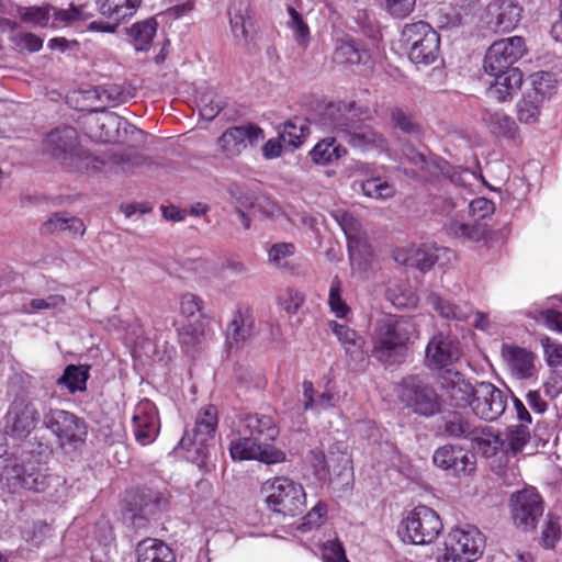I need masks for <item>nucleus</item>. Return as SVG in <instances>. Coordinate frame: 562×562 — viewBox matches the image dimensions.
I'll return each mask as SVG.
<instances>
[{"mask_svg":"<svg viewBox=\"0 0 562 562\" xmlns=\"http://www.w3.org/2000/svg\"><path fill=\"white\" fill-rule=\"evenodd\" d=\"M502 356L517 379H529L536 372V355L518 346L503 345Z\"/></svg>","mask_w":562,"mask_h":562,"instance_id":"nucleus-28","label":"nucleus"},{"mask_svg":"<svg viewBox=\"0 0 562 562\" xmlns=\"http://www.w3.org/2000/svg\"><path fill=\"white\" fill-rule=\"evenodd\" d=\"M454 257L456 254L450 248L439 247L436 244H424L420 247L412 246L397 250L394 259L400 265L427 271L435 265L449 263Z\"/></svg>","mask_w":562,"mask_h":562,"instance_id":"nucleus-15","label":"nucleus"},{"mask_svg":"<svg viewBox=\"0 0 562 562\" xmlns=\"http://www.w3.org/2000/svg\"><path fill=\"white\" fill-rule=\"evenodd\" d=\"M132 424L135 440L139 445L147 446L154 442L160 429L158 411L155 404L149 400L140 401L135 407Z\"/></svg>","mask_w":562,"mask_h":562,"instance_id":"nucleus-23","label":"nucleus"},{"mask_svg":"<svg viewBox=\"0 0 562 562\" xmlns=\"http://www.w3.org/2000/svg\"><path fill=\"white\" fill-rule=\"evenodd\" d=\"M527 52L521 36H512L494 42L487 49L483 69L485 74H499L503 70L518 69L513 65Z\"/></svg>","mask_w":562,"mask_h":562,"instance_id":"nucleus-13","label":"nucleus"},{"mask_svg":"<svg viewBox=\"0 0 562 562\" xmlns=\"http://www.w3.org/2000/svg\"><path fill=\"white\" fill-rule=\"evenodd\" d=\"M439 384L452 406L459 408L472 406L477 384L473 385L461 372L443 370L439 376Z\"/></svg>","mask_w":562,"mask_h":562,"instance_id":"nucleus-19","label":"nucleus"},{"mask_svg":"<svg viewBox=\"0 0 562 562\" xmlns=\"http://www.w3.org/2000/svg\"><path fill=\"white\" fill-rule=\"evenodd\" d=\"M461 357L460 342L457 338L439 333L426 347V364L430 369H445Z\"/></svg>","mask_w":562,"mask_h":562,"instance_id":"nucleus-22","label":"nucleus"},{"mask_svg":"<svg viewBox=\"0 0 562 562\" xmlns=\"http://www.w3.org/2000/svg\"><path fill=\"white\" fill-rule=\"evenodd\" d=\"M485 548V538L474 526L453 528L445 539L437 562H475Z\"/></svg>","mask_w":562,"mask_h":562,"instance_id":"nucleus-6","label":"nucleus"},{"mask_svg":"<svg viewBox=\"0 0 562 562\" xmlns=\"http://www.w3.org/2000/svg\"><path fill=\"white\" fill-rule=\"evenodd\" d=\"M89 378L88 366L69 364L65 368L64 373L56 380L57 385L65 386L70 394L82 392L87 389L86 383Z\"/></svg>","mask_w":562,"mask_h":562,"instance_id":"nucleus-44","label":"nucleus"},{"mask_svg":"<svg viewBox=\"0 0 562 562\" xmlns=\"http://www.w3.org/2000/svg\"><path fill=\"white\" fill-rule=\"evenodd\" d=\"M265 134L258 125L248 123L227 128L218 138L221 151L228 158L241 154L248 146L256 145L263 139Z\"/></svg>","mask_w":562,"mask_h":562,"instance_id":"nucleus-18","label":"nucleus"},{"mask_svg":"<svg viewBox=\"0 0 562 562\" xmlns=\"http://www.w3.org/2000/svg\"><path fill=\"white\" fill-rule=\"evenodd\" d=\"M136 552L137 562H176L171 548L158 539H144L137 544Z\"/></svg>","mask_w":562,"mask_h":562,"instance_id":"nucleus-33","label":"nucleus"},{"mask_svg":"<svg viewBox=\"0 0 562 562\" xmlns=\"http://www.w3.org/2000/svg\"><path fill=\"white\" fill-rule=\"evenodd\" d=\"M42 232L44 234L69 232L74 235H83L86 226L83 222L76 216H71L66 212H56L43 223Z\"/></svg>","mask_w":562,"mask_h":562,"instance_id":"nucleus-38","label":"nucleus"},{"mask_svg":"<svg viewBox=\"0 0 562 562\" xmlns=\"http://www.w3.org/2000/svg\"><path fill=\"white\" fill-rule=\"evenodd\" d=\"M229 453L233 460H257L266 464L281 463L285 460L282 450L248 434H240L239 438L231 442Z\"/></svg>","mask_w":562,"mask_h":562,"instance_id":"nucleus-16","label":"nucleus"},{"mask_svg":"<svg viewBox=\"0 0 562 562\" xmlns=\"http://www.w3.org/2000/svg\"><path fill=\"white\" fill-rule=\"evenodd\" d=\"M389 117L392 130L398 132L405 138L415 140L423 138L424 128L408 109L392 106L389 109Z\"/></svg>","mask_w":562,"mask_h":562,"instance_id":"nucleus-30","label":"nucleus"},{"mask_svg":"<svg viewBox=\"0 0 562 562\" xmlns=\"http://www.w3.org/2000/svg\"><path fill=\"white\" fill-rule=\"evenodd\" d=\"M217 422V408L214 405L201 408L193 427L186 429L175 450H184L187 460L207 471Z\"/></svg>","mask_w":562,"mask_h":562,"instance_id":"nucleus-3","label":"nucleus"},{"mask_svg":"<svg viewBox=\"0 0 562 562\" xmlns=\"http://www.w3.org/2000/svg\"><path fill=\"white\" fill-rule=\"evenodd\" d=\"M328 461L330 476L341 477L348 483V479L351 476L350 456L339 445H335L328 453Z\"/></svg>","mask_w":562,"mask_h":562,"instance_id":"nucleus-48","label":"nucleus"},{"mask_svg":"<svg viewBox=\"0 0 562 562\" xmlns=\"http://www.w3.org/2000/svg\"><path fill=\"white\" fill-rule=\"evenodd\" d=\"M402 40L414 64L430 65L438 58L440 36L427 22L406 24L402 31Z\"/></svg>","mask_w":562,"mask_h":562,"instance_id":"nucleus-7","label":"nucleus"},{"mask_svg":"<svg viewBox=\"0 0 562 562\" xmlns=\"http://www.w3.org/2000/svg\"><path fill=\"white\" fill-rule=\"evenodd\" d=\"M346 154V148L338 144L334 137L319 140L310 151L312 161L323 166L338 160Z\"/></svg>","mask_w":562,"mask_h":562,"instance_id":"nucleus-43","label":"nucleus"},{"mask_svg":"<svg viewBox=\"0 0 562 562\" xmlns=\"http://www.w3.org/2000/svg\"><path fill=\"white\" fill-rule=\"evenodd\" d=\"M449 234L470 241H480L487 235V224L475 220L474 223L451 221L448 224Z\"/></svg>","mask_w":562,"mask_h":562,"instance_id":"nucleus-46","label":"nucleus"},{"mask_svg":"<svg viewBox=\"0 0 562 562\" xmlns=\"http://www.w3.org/2000/svg\"><path fill=\"white\" fill-rule=\"evenodd\" d=\"M530 88L526 90V94H530L533 99L544 102L555 91L558 80L555 75L550 71H537L529 76Z\"/></svg>","mask_w":562,"mask_h":562,"instance_id":"nucleus-42","label":"nucleus"},{"mask_svg":"<svg viewBox=\"0 0 562 562\" xmlns=\"http://www.w3.org/2000/svg\"><path fill=\"white\" fill-rule=\"evenodd\" d=\"M487 94L499 102L512 100L514 94L522 85V72L520 69L503 70L499 74H485Z\"/></svg>","mask_w":562,"mask_h":562,"instance_id":"nucleus-26","label":"nucleus"},{"mask_svg":"<svg viewBox=\"0 0 562 562\" xmlns=\"http://www.w3.org/2000/svg\"><path fill=\"white\" fill-rule=\"evenodd\" d=\"M310 120L294 117L279 126V138L293 149L300 147L310 133Z\"/></svg>","mask_w":562,"mask_h":562,"instance_id":"nucleus-40","label":"nucleus"},{"mask_svg":"<svg viewBox=\"0 0 562 562\" xmlns=\"http://www.w3.org/2000/svg\"><path fill=\"white\" fill-rule=\"evenodd\" d=\"M333 59L339 65L366 64L370 59V53L355 40L346 38L337 42Z\"/></svg>","mask_w":562,"mask_h":562,"instance_id":"nucleus-34","label":"nucleus"},{"mask_svg":"<svg viewBox=\"0 0 562 562\" xmlns=\"http://www.w3.org/2000/svg\"><path fill=\"white\" fill-rule=\"evenodd\" d=\"M142 0H95L98 12L110 20V22H92L94 30L114 33L119 24L127 18L133 16L140 7Z\"/></svg>","mask_w":562,"mask_h":562,"instance_id":"nucleus-20","label":"nucleus"},{"mask_svg":"<svg viewBox=\"0 0 562 562\" xmlns=\"http://www.w3.org/2000/svg\"><path fill=\"white\" fill-rule=\"evenodd\" d=\"M397 393L400 401L418 415L430 417L441 409V400L436 390L418 375L404 378Z\"/></svg>","mask_w":562,"mask_h":562,"instance_id":"nucleus-8","label":"nucleus"},{"mask_svg":"<svg viewBox=\"0 0 562 562\" xmlns=\"http://www.w3.org/2000/svg\"><path fill=\"white\" fill-rule=\"evenodd\" d=\"M248 206L266 216H273L279 212L277 203L268 195L252 192Z\"/></svg>","mask_w":562,"mask_h":562,"instance_id":"nucleus-56","label":"nucleus"},{"mask_svg":"<svg viewBox=\"0 0 562 562\" xmlns=\"http://www.w3.org/2000/svg\"><path fill=\"white\" fill-rule=\"evenodd\" d=\"M561 528L558 517L549 514L541 535V541L546 548H553L560 539Z\"/></svg>","mask_w":562,"mask_h":562,"instance_id":"nucleus-58","label":"nucleus"},{"mask_svg":"<svg viewBox=\"0 0 562 562\" xmlns=\"http://www.w3.org/2000/svg\"><path fill=\"white\" fill-rule=\"evenodd\" d=\"M530 440V431L527 425L519 424L509 426L506 429L505 438H502L504 442L503 451L516 456L521 452L525 446Z\"/></svg>","mask_w":562,"mask_h":562,"instance_id":"nucleus-47","label":"nucleus"},{"mask_svg":"<svg viewBox=\"0 0 562 562\" xmlns=\"http://www.w3.org/2000/svg\"><path fill=\"white\" fill-rule=\"evenodd\" d=\"M477 426L459 412H449L442 419V429L451 438L470 440Z\"/></svg>","mask_w":562,"mask_h":562,"instance_id":"nucleus-39","label":"nucleus"},{"mask_svg":"<svg viewBox=\"0 0 562 562\" xmlns=\"http://www.w3.org/2000/svg\"><path fill=\"white\" fill-rule=\"evenodd\" d=\"M389 14L393 18L403 19L411 14L415 8L416 0H381Z\"/></svg>","mask_w":562,"mask_h":562,"instance_id":"nucleus-59","label":"nucleus"},{"mask_svg":"<svg viewBox=\"0 0 562 562\" xmlns=\"http://www.w3.org/2000/svg\"><path fill=\"white\" fill-rule=\"evenodd\" d=\"M254 330V319L249 312L238 310L233 314L226 330V342L229 348L238 347L245 342Z\"/></svg>","mask_w":562,"mask_h":562,"instance_id":"nucleus-32","label":"nucleus"},{"mask_svg":"<svg viewBox=\"0 0 562 562\" xmlns=\"http://www.w3.org/2000/svg\"><path fill=\"white\" fill-rule=\"evenodd\" d=\"M66 299L60 294H50L45 299H33L30 301L29 306L32 311L55 310L64 306Z\"/></svg>","mask_w":562,"mask_h":562,"instance_id":"nucleus-60","label":"nucleus"},{"mask_svg":"<svg viewBox=\"0 0 562 562\" xmlns=\"http://www.w3.org/2000/svg\"><path fill=\"white\" fill-rule=\"evenodd\" d=\"M427 303L432 307L434 311H436L442 318L446 319L465 322L473 313L470 305H457L451 301L443 299L436 292H431L427 296Z\"/></svg>","mask_w":562,"mask_h":562,"instance_id":"nucleus-36","label":"nucleus"},{"mask_svg":"<svg viewBox=\"0 0 562 562\" xmlns=\"http://www.w3.org/2000/svg\"><path fill=\"white\" fill-rule=\"evenodd\" d=\"M432 462L453 475H468L475 470L476 457L459 446L445 445L435 451Z\"/></svg>","mask_w":562,"mask_h":562,"instance_id":"nucleus-21","label":"nucleus"},{"mask_svg":"<svg viewBox=\"0 0 562 562\" xmlns=\"http://www.w3.org/2000/svg\"><path fill=\"white\" fill-rule=\"evenodd\" d=\"M226 102L212 93H207L200 99V115L206 120H214L218 113L225 108Z\"/></svg>","mask_w":562,"mask_h":562,"instance_id":"nucleus-54","label":"nucleus"},{"mask_svg":"<svg viewBox=\"0 0 562 562\" xmlns=\"http://www.w3.org/2000/svg\"><path fill=\"white\" fill-rule=\"evenodd\" d=\"M329 328L345 349L349 367L352 370L363 368L368 360V352L364 350L366 339L355 329L336 321L329 323Z\"/></svg>","mask_w":562,"mask_h":562,"instance_id":"nucleus-24","label":"nucleus"},{"mask_svg":"<svg viewBox=\"0 0 562 562\" xmlns=\"http://www.w3.org/2000/svg\"><path fill=\"white\" fill-rule=\"evenodd\" d=\"M417 337L415 323L406 317L385 315L374 324L371 355L385 366L404 360L406 345Z\"/></svg>","mask_w":562,"mask_h":562,"instance_id":"nucleus-1","label":"nucleus"},{"mask_svg":"<svg viewBox=\"0 0 562 562\" xmlns=\"http://www.w3.org/2000/svg\"><path fill=\"white\" fill-rule=\"evenodd\" d=\"M80 19V10L74 5L69 9H58L53 5L49 27H60L67 25L71 21Z\"/></svg>","mask_w":562,"mask_h":562,"instance_id":"nucleus-57","label":"nucleus"},{"mask_svg":"<svg viewBox=\"0 0 562 562\" xmlns=\"http://www.w3.org/2000/svg\"><path fill=\"white\" fill-rule=\"evenodd\" d=\"M323 560L325 562H349L342 544L336 541H329L324 546Z\"/></svg>","mask_w":562,"mask_h":562,"instance_id":"nucleus-64","label":"nucleus"},{"mask_svg":"<svg viewBox=\"0 0 562 562\" xmlns=\"http://www.w3.org/2000/svg\"><path fill=\"white\" fill-rule=\"evenodd\" d=\"M364 195L375 200H386L394 196L396 190L389 181L376 177L367 179L361 183Z\"/></svg>","mask_w":562,"mask_h":562,"instance_id":"nucleus-49","label":"nucleus"},{"mask_svg":"<svg viewBox=\"0 0 562 562\" xmlns=\"http://www.w3.org/2000/svg\"><path fill=\"white\" fill-rule=\"evenodd\" d=\"M308 462L319 481H330L328 454L326 456L322 450L313 449L308 453Z\"/></svg>","mask_w":562,"mask_h":562,"instance_id":"nucleus-55","label":"nucleus"},{"mask_svg":"<svg viewBox=\"0 0 562 562\" xmlns=\"http://www.w3.org/2000/svg\"><path fill=\"white\" fill-rule=\"evenodd\" d=\"M470 441L473 443V449L485 458L494 457L504 447L499 432L488 426L477 427Z\"/></svg>","mask_w":562,"mask_h":562,"instance_id":"nucleus-37","label":"nucleus"},{"mask_svg":"<svg viewBox=\"0 0 562 562\" xmlns=\"http://www.w3.org/2000/svg\"><path fill=\"white\" fill-rule=\"evenodd\" d=\"M290 20L288 26L293 32V37L297 45L305 48L310 43V27L303 20L302 15L292 7L288 8Z\"/></svg>","mask_w":562,"mask_h":562,"instance_id":"nucleus-52","label":"nucleus"},{"mask_svg":"<svg viewBox=\"0 0 562 562\" xmlns=\"http://www.w3.org/2000/svg\"><path fill=\"white\" fill-rule=\"evenodd\" d=\"M2 476L10 488H24L35 493H43L47 497H59L64 491L66 480L49 469L33 460L20 463L15 458L4 460Z\"/></svg>","mask_w":562,"mask_h":562,"instance_id":"nucleus-2","label":"nucleus"},{"mask_svg":"<svg viewBox=\"0 0 562 562\" xmlns=\"http://www.w3.org/2000/svg\"><path fill=\"white\" fill-rule=\"evenodd\" d=\"M53 5L20 7L18 9L21 21L35 26L48 27L52 18Z\"/></svg>","mask_w":562,"mask_h":562,"instance_id":"nucleus-50","label":"nucleus"},{"mask_svg":"<svg viewBox=\"0 0 562 562\" xmlns=\"http://www.w3.org/2000/svg\"><path fill=\"white\" fill-rule=\"evenodd\" d=\"M342 284L338 277H335L331 281L329 295H328V304L330 311L338 317L344 318L350 312V307L346 304V302L341 297Z\"/></svg>","mask_w":562,"mask_h":562,"instance_id":"nucleus-53","label":"nucleus"},{"mask_svg":"<svg viewBox=\"0 0 562 562\" xmlns=\"http://www.w3.org/2000/svg\"><path fill=\"white\" fill-rule=\"evenodd\" d=\"M508 394L491 382L477 383L476 395L471 409L482 420H497L506 411Z\"/></svg>","mask_w":562,"mask_h":562,"instance_id":"nucleus-17","label":"nucleus"},{"mask_svg":"<svg viewBox=\"0 0 562 562\" xmlns=\"http://www.w3.org/2000/svg\"><path fill=\"white\" fill-rule=\"evenodd\" d=\"M50 529L49 526L44 521H36L33 524L32 529L26 530L24 532V539L31 542L34 547H40L46 537L48 536Z\"/></svg>","mask_w":562,"mask_h":562,"instance_id":"nucleus-62","label":"nucleus"},{"mask_svg":"<svg viewBox=\"0 0 562 562\" xmlns=\"http://www.w3.org/2000/svg\"><path fill=\"white\" fill-rule=\"evenodd\" d=\"M125 502L124 520L137 529L145 527L146 522L167 505V501L159 493L150 490L130 492Z\"/></svg>","mask_w":562,"mask_h":562,"instance_id":"nucleus-14","label":"nucleus"},{"mask_svg":"<svg viewBox=\"0 0 562 562\" xmlns=\"http://www.w3.org/2000/svg\"><path fill=\"white\" fill-rule=\"evenodd\" d=\"M509 507L514 525L524 531L533 530L544 512L542 496L535 487L515 492Z\"/></svg>","mask_w":562,"mask_h":562,"instance_id":"nucleus-11","label":"nucleus"},{"mask_svg":"<svg viewBox=\"0 0 562 562\" xmlns=\"http://www.w3.org/2000/svg\"><path fill=\"white\" fill-rule=\"evenodd\" d=\"M362 117H353L348 131L344 136L346 140L356 148L366 149L370 146H382L385 142L382 134L375 132L372 127L360 124Z\"/></svg>","mask_w":562,"mask_h":562,"instance_id":"nucleus-31","label":"nucleus"},{"mask_svg":"<svg viewBox=\"0 0 562 562\" xmlns=\"http://www.w3.org/2000/svg\"><path fill=\"white\" fill-rule=\"evenodd\" d=\"M408 161L416 168L431 175L442 173L449 176L450 165L441 158H428L425 154L409 147L406 154Z\"/></svg>","mask_w":562,"mask_h":562,"instance_id":"nucleus-45","label":"nucleus"},{"mask_svg":"<svg viewBox=\"0 0 562 562\" xmlns=\"http://www.w3.org/2000/svg\"><path fill=\"white\" fill-rule=\"evenodd\" d=\"M542 104L543 102L524 93L517 103V120L522 124H535L539 119Z\"/></svg>","mask_w":562,"mask_h":562,"instance_id":"nucleus-51","label":"nucleus"},{"mask_svg":"<svg viewBox=\"0 0 562 562\" xmlns=\"http://www.w3.org/2000/svg\"><path fill=\"white\" fill-rule=\"evenodd\" d=\"M239 434H248L257 440L270 443L278 435V427L271 416L249 414L241 422Z\"/></svg>","mask_w":562,"mask_h":562,"instance_id":"nucleus-29","label":"nucleus"},{"mask_svg":"<svg viewBox=\"0 0 562 562\" xmlns=\"http://www.w3.org/2000/svg\"><path fill=\"white\" fill-rule=\"evenodd\" d=\"M180 308L186 317H193L198 313L202 315V300L192 293H186L181 296Z\"/></svg>","mask_w":562,"mask_h":562,"instance_id":"nucleus-63","label":"nucleus"},{"mask_svg":"<svg viewBox=\"0 0 562 562\" xmlns=\"http://www.w3.org/2000/svg\"><path fill=\"white\" fill-rule=\"evenodd\" d=\"M353 117H370V111L366 106L357 105L356 102H330L321 108L310 119L324 130L345 134Z\"/></svg>","mask_w":562,"mask_h":562,"instance_id":"nucleus-12","label":"nucleus"},{"mask_svg":"<svg viewBox=\"0 0 562 562\" xmlns=\"http://www.w3.org/2000/svg\"><path fill=\"white\" fill-rule=\"evenodd\" d=\"M262 491L267 493L266 502L273 512L292 517L303 513L305 492L301 484L288 477H276L266 482Z\"/></svg>","mask_w":562,"mask_h":562,"instance_id":"nucleus-9","label":"nucleus"},{"mask_svg":"<svg viewBox=\"0 0 562 562\" xmlns=\"http://www.w3.org/2000/svg\"><path fill=\"white\" fill-rule=\"evenodd\" d=\"M43 151L64 167L77 170L88 167L91 160L90 155L79 147L78 133L71 126L56 128L47 134L43 140Z\"/></svg>","mask_w":562,"mask_h":562,"instance_id":"nucleus-5","label":"nucleus"},{"mask_svg":"<svg viewBox=\"0 0 562 562\" xmlns=\"http://www.w3.org/2000/svg\"><path fill=\"white\" fill-rule=\"evenodd\" d=\"M540 341L549 366H562V345L552 342L547 336L542 337Z\"/></svg>","mask_w":562,"mask_h":562,"instance_id":"nucleus-61","label":"nucleus"},{"mask_svg":"<svg viewBox=\"0 0 562 562\" xmlns=\"http://www.w3.org/2000/svg\"><path fill=\"white\" fill-rule=\"evenodd\" d=\"M157 22L155 18H148L134 23L126 29L131 43L137 50H147L157 32Z\"/></svg>","mask_w":562,"mask_h":562,"instance_id":"nucleus-41","label":"nucleus"},{"mask_svg":"<svg viewBox=\"0 0 562 562\" xmlns=\"http://www.w3.org/2000/svg\"><path fill=\"white\" fill-rule=\"evenodd\" d=\"M41 419L40 411L35 403L14 401L7 414V425L18 437L27 436Z\"/></svg>","mask_w":562,"mask_h":562,"instance_id":"nucleus-25","label":"nucleus"},{"mask_svg":"<svg viewBox=\"0 0 562 562\" xmlns=\"http://www.w3.org/2000/svg\"><path fill=\"white\" fill-rule=\"evenodd\" d=\"M521 7L516 0H493L487 7L490 23L498 31L509 32L520 20Z\"/></svg>","mask_w":562,"mask_h":562,"instance_id":"nucleus-27","label":"nucleus"},{"mask_svg":"<svg viewBox=\"0 0 562 562\" xmlns=\"http://www.w3.org/2000/svg\"><path fill=\"white\" fill-rule=\"evenodd\" d=\"M42 423L56 437L58 447L66 453L78 450L86 441L87 424L71 412L49 407L44 409Z\"/></svg>","mask_w":562,"mask_h":562,"instance_id":"nucleus-4","label":"nucleus"},{"mask_svg":"<svg viewBox=\"0 0 562 562\" xmlns=\"http://www.w3.org/2000/svg\"><path fill=\"white\" fill-rule=\"evenodd\" d=\"M405 538L413 544L435 541L442 530L439 515L428 506L415 507L403 521Z\"/></svg>","mask_w":562,"mask_h":562,"instance_id":"nucleus-10","label":"nucleus"},{"mask_svg":"<svg viewBox=\"0 0 562 562\" xmlns=\"http://www.w3.org/2000/svg\"><path fill=\"white\" fill-rule=\"evenodd\" d=\"M481 120L491 133L498 136L514 138L518 128L510 115L498 110L483 109Z\"/></svg>","mask_w":562,"mask_h":562,"instance_id":"nucleus-35","label":"nucleus"}]
</instances>
